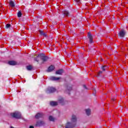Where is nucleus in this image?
I'll return each mask as SVG.
<instances>
[{
	"instance_id": "f257e3e1",
	"label": "nucleus",
	"mask_w": 128,
	"mask_h": 128,
	"mask_svg": "<svg viewBox=\"0 0 128 128\" xmlns=\"http://www.w3.org/2000/svg\"><path fill=\"white\" fill-rule=\"evenodd\" d=\"M72 122H68L65 126V128H74V122H76V117L74 115L72 116Z\"/></svg>"
},
{
	"instance_id": "f03ea898",
	"label": "nucleus",
	"mask_w": 128,
	"mask_h": 128,
	"mask_svg": "<svg viewBox=\"0 0 128 128\" xmlns=\"http://www.w3.org/2000/svg\"><path fill=\"white\" fill-rule=\"evenodd\" d=\"M38 58H40L43 62H46L48 59V57L45 56L44 54H39L36 58H34V60L38 62Z\"/></svg>"
},
{
	"instance_id": "7ed1b4c3",
	"label": "nucleus",
	"mask_w": 128,
	"mask_h": 128,
	"mask_svg": "<svg viewBox=\"0 0 128 128\" xmlns=\"http://www.w3.org/2000/svg\"><path fill=\"white\" fill-rule=\"evenodd\" d=\"M11 116L12 118H22V114L18 112H15L11 114Z\"/></svg>"
},
{
	"instance_id": "20e7f679",
	"label": "nucleus",
	"mask_w": 128,
	"mask_h": 128,
	"mask_svg": "<svg viewBox=\"0 0 128 128\" xmlns=\"http://www.w3.org/2000/svg\"><path fill=\"white\" fill-rule=\"evenodd\" d=\"M56 92V88L52 87H48L46 90L47 94H52V92Z\"/></svg>"
},
{
	"instance_id": "39448f33",
	"label": "nucleus",
	"mask_w": 128,
	"mask_h": 128,
	"mask_svg": "<svg viewBox=\"0 0 128 128\" xmlns=\"http://www.w3.org/2000/svg\"><path fill=\"white\" fill-rule=\"evenodd\" d=\"M126 34V31L124 30H122L119 33L120 38H124Z\"/></svg>"
},
{
	"instance_id": "423d86ee",
	"label": "nucleus",
	"mask_w": 128,
	"mask_h": 128,
	"mask_svg": "<svg viewBox=\"0 0 128 128\" xmlns=\"http://www.w3.org/2000/svg\"><path fill=\"white\" fill-rule=\"evenodd\" d=\"M42 116H44L42 113H38L36 115L35 118H42Z\"/></svg>"
},
{
	"instance_id": "0eeeda50",
	"label": "nucleus",
	"mask_w": 128,
	"mask_h": 128,
	"mask_svg": "<svg viewBox=\"0 0 128 128\" xmlns=\"http://www.w3.org/2000/svg\"><path fill=\"white\" fill-rule=\"evenodd\" d=\"M44 124V122L43 121H38L36 124V126H42Z\"/></svg>"
},
{
	"instance_id": "6e6552de",
	"label": "nucleus",
	"mask_w": 128,
	"mask_h": 128,
	"mask_svg": "<svg viewBox=\"0 0 128 128\" xmlns=\"http://www.w3.org/2000/svg\"><path fill=\"white\" fill-rule=\"evenodd\" d=\"M54 70V66L51 65L50 66L48 67V72H52L53 70Z\"/></svg>"
},
{
	"instance_id": "1a4fd4ad",
	"label": "nucleus",
	"mask_w": 128,
	"mask_h": 128,
	"mask_svg": "<svg viewBox=\"0 0 128 128\" xmlns=\"http://www.w3.org/2000/svg\"><path fill=\"white\" fill-rule=\"evenodd\" d=\"M64 70L62 69H60L56 71V74H62Z\"/></svg>"
},
{
	"instance_id": "9d476101",
	"label": "nucleus",
	"mask_w": 128,
	"mask_h": 128,
	"mask_svg": "<svg viewBox=\"0 0 128 128\" xmlns=\"http://www.w3.org/2000/svg\"><path fill=\"white\" fill-rule=\"evenodd\" d=\"M88 38L90 40V42L92 44V36L90 32L88 33Z\"/></svg>"
},
{
	"instance_id": "9b49d317",
	"label": "nucleus",
	"mask_w": 128,
	"mask_h": 128,
	"mask_svg": "<svg viewBox=\"0 0 128 128\" xmlns=\"http://www.w3.org/2000/svg\"><path fill=\"white\" fill-rule=\"evenodd\" d=\"M50 106H58V102L52 101L50 102Z\"/></svg>"
},
{
	"instance_id": "f8f14e48",
	"label": "nucleus",
	"mask_w": 128,
	"mask_h": 128,
	"mask_svg": "<svg viewBox=\"0 0 128 128\" xmlns=\"http://www.w3.org/2000/svg\"><path fill=\"white\" fill-rule=\"evenodd\" d=\"M8 64L10 66H16V62L15 61H10Z\"/></svg>"
},
{
	"instance_id": "ddd939ff",
	"label": "nucleus",
	"mask_w": 128,
	"mask_h": 128,
	"mask_svg": "<svg viewBox=\"0 0 128 128\" xmlns=\"http://www.w3.org/2000/svg\"><path fill=\"white\" fill-rule=\"evenodd\" d=\"M60 78H58V77H54V76H52L50 78V80H58Z\"/></svg>"
},
{
	"instance_id": "4468645a",
	"label": "nucleus",
	"mask_w": 128,
	"mask_h": 128,
	"mask_svg": "<svg viewBox=\"0 0 128 128\" xmlns=\"http://www.w3.org/2000/svg\"><path fill=\"white\" fill-rule=\"evenodd\" d=\"M86 114H87V116L90 115V112H91L90 110V109H86Z\"/></svg>"
},
{
	"instance_id": "2eb2a0df",
	"label": "nucleus",
	"mask_w": 128,
	"mask_h": 128,
	"mask_svg": "<svg viewBox=\"0 0 128 128\" xmlns=\"http://www.w3.org/2000/svg\"><path fill=\"white\" fill-rule=\"evenodd\" d=\"M10 6L12 7V8H14L15 6V5H14V2L12 1H10Z\"/></svg>"
},
{
	"instance_id": "dca6fc26",
	"label": "nucleus",
	"mask_w": 128,
	"mask_h": 128,
	"mask_svg": "<svg viewBox=\"0 0 128 128\" xmlns=\"http://www.w3.org/2000/svg\"><path fill=\"white\" fill-rule=\"evenodd\" d=\"M58 102L61 104H64V98H61L58 100Z\"/></svg>"
},
{
	"instance_id": "f3484780",
	"label": "nucleus",
	"mask_w": 128,
	"mask_h": 128,
	"mask_svg": "<svg viewBox=\"0 0 128 128\" xmlns=\"http://www.w3.org/2000/svg\"><path fill=\"white\" fill-rule=\"evenodd\" d=\"M26 68L28 70H32V66H27Z\"/></svg>"
},
{
	"instance_id": "a211bd4d",
	"label": "nucleus",
	"mask_w": 128,
	"mask_h": 128,
	"mask_svg": "<svg viewBox=\"0 0 128 128\" xmlns=\"http://www.w3.org/2000/svg\"><path fill=\"white\" fill-rule=\"evenodd\" d=\"M49 120H50L51 122H54V118L52 116H49Z\"/></svg>"
},
{
	"instance_id": "6ab92c4d",
	"label": "nucleus",
	"mask_w": 128,
	"mask_h": 128,
	"mask_svg": "<svg viewBox=\"0 0 128 128\" xmlns=\"http://www.w3.org/2000/svg\"><path fill=\"white\" fill-rule=\"evenodd\" d=\"M22 12H20V11H19L18 13V18H20L22 16Z\"/></svg>"
},
{
	"instance_id": "aec40b11",
	"label": "nucleus",
	"mask_w": 128,
	"mask_h": 128,
	"mask_svg": "<svg viewBox=\"0 0 128 128\" xmlns=\"http://www.w3.org/2000/svg\"><path fill=\"white\" fill-rule=\"evenodd\" d=\"M64 16H68V14H70L68 13V11H65L64 12Z\"/></svg>"
},
{
	"instance_id": "412c9836",
	"label": "nucleus",
	"mask_w": 128,
	"mask_h": 128,
	"mask_svg": "<svg viewBox=\"0 0 128 128\" xmlns=\"http://www.w3.org/2000/svg\"><path fill=\"white\" fill-rule=\"evenodd\" d=\"M40 34L41 36H46V34L44 32L42 31H40Z\"/></svg>"
},
{
	"instance_id": "4be33fe9",
	"label": "nucleus",
	"mask_w": 128,
	"mask_h": 128,
	"mask_svg": "<svg viewBox=\"0 0 128 128\" xmlns=\"http://www.w3.org/2000/svg\"><path fill=\"white\" fill-rule=\"evenodd\" d=\"M6 28H10V24H8L6 26Z\"/></svg>"
},
{
	"instance_id": "5701e85b",
	"label": "nucleus",
	"mask_w": 128,
	"mask_h": 128,
	"mask_svg": "<svg viewBox=\"0 0 128 128\" xmlns=\"http://www.w3.org/2000/svg\"><path fill=\"white\" fill-rule=\"evenodd\" d=\"M70 90H72V87L68 88V91L70 92Z\"/></svg>"
},
{
	"instance_id": "b1692460",
	"label": "nucleus",
	"mask_w": 128,
	"mask_h": 128,
	"mask_svg": "<svg viewBox=\"0 0 128 128\" xmlns=\"http://www.w3.org/2000/svg\"><path fill=\"white\" fill-rule=\"evenodd\" d=\"M75 2L78 4H80V0H75Z\"/></svg>"
},
{
	"instance_id": "393cba45",
	"label": "nucleus",
	"mask_w": 128,
	"mask_h": 128,
	"mask_svg": "<svg viewBox=\"0 0 128 128\" xmlns=\"http://www.w3.org/2000/svg\"><path fill=\"white\" fill-rule=\"evenodd\" d=\"M105 68H106V66H103L102 68V70H103L104 72V70H106Z\"/></svg>"
},
{
	"instance_id": "a878e982",
	"label": "nucleus",
	"mask_w": 128,
	"mask_h": 128,
	"mask_svg": "<svg viewBox=\"0 0 128 128\" xmlns=\"http://www.w3.org/2000/svg\"><path fill=\"white\" fill-rule=\"evenodd\" d=\"M100 74H102V72L100 71V72H99L98 74V76H100Z\"/></svg>"
},
{
	"instance_id": "bb28decb",
	"label": "nucleus",
	"mask_w": 128,
	"mask_h": 128,
	"mask_svg": "<svg viewBox=\"0 0 128 128\" xmlns=\"http://www.w3.org/2000/svg\"><path fill=\"white\" fill-rule=\"evenodd\" d=\"M29 128H34V126H30Z\"/></svg>"
},
{
	"instance_id": "cd10ccee",
	"label": "nucleus",
	"mask_w": 128,
	"mask_h": 128,
	"mask_svg": "<svg viewBox=\"0 0 128 128\" xmlns=\"http://www.w3.org/2000/svg\"><path fill=\"white\" fill-rule=\"evenodd\" d=\"M84 88H86V85L84 86Z\"/></svg>"
},
{
	"instance_id": "c85d7f7f",
	"label": "nucleus",
	"mask_w": 128,
	"mask_h": 128,
	"mask_svg": "<svg viewBox=\"0 0 128 128\" xmlns=\"http://www.w3.org/2000/svg\"><path fill=\"white\" fill-rule=\"evenodd\" d=\"M112 100H114V99H112Z\"/></svg>"
}]
</instances>
